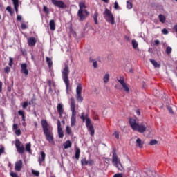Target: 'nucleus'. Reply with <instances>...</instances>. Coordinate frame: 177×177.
<instances>
[{"label":"nucleus","instance_id":"nucleus-5","mask_svg":"<svg viewBox=\"0 0 177 177\" xmlns=\"http://www.w3.org/2000/svg\"><path fill=\"white\" fill-rule=\"evenodd\" d=\"M62 80L66 85V91H68L70 88V80H68V74H70V68H68V65H65L64 68L62 72Z\"/></svg>","mask_w":177,"mask_h":177},{"label":"nucleus","instance_id":"nucleus-49","mask_svg":"<svg viewBox=\"0 0 177 177\" xmlns=\"http://www.w3.org/2000/svg\"><path fill=\"white\" fill-rule=\"evenodd\" d=\"M162 34H164L165 35H167V34H169V31H168V30H167L166 28H164V29H162Z\"/></svg>","mask_w":177,"mask_h":177},{"label":"nucleus","instance_id":"nucleus-28","mask_svg":"<svg viewBox=\"0 0 177 177\" xmlns=\"http://www.w3.org/2000/svg\"><path fill=\"white\" fill-rule=\"evenodd\" d=\"M18 114L19 115H21L22 116V121L25 122L26 121V116L24 115V111L19 110L18 111Z\"/></svg>","mask_w":177,"mask_h":177},{"label":"nucleus","instance_id":"nucleus-47","mask_svg":"<svg viewBox=\"0 0 177 177\" xmlns=\"http://www.w3.org/2000/svg\"><path fill=\"white\" fill-rule=\"evenodd\" d=\"M3 153H5V147L3 146H2L0 148V156H2V154H3Z\"/></svg>","mask_w":177,"mask_h":177},{"label":"nucleus","instance_id":"nucleus-44","mask_svg":"<svg viewBox=\"0 0 177 177\" xmlns=\"http://www.w3.org/2000/svg\"><path fill=\"white\" fill-rule=\"evenodd\" d=\"M8 66H10V67H12V66H13V58L12 57L9 58Z\"/></svg>","mask_w":177,"mask_h":177},{"label":"nucleus","instance_id":"nucleus-12","mask_svg":"<svg viewBox=\"0 0 177 177\" xmlns=\"http://www.w3.org/2000/svg\"><path fill=\"white\" fill-rule=\"evenodd\" d=\"M117 80L120 84V85H122L123 89H124V92L126 93H129V87H128V84L125 83L124 77H120L119 79L118 78Z\"/></svg>","mask_w":177,"mask_h":177},{"label":"nucleus","instance_id":"nucleus-32","mask_svg":"<svg viewBox=\"0 0 177 177\" xmlns=\"http://www.w3.org/2000/svg\"><path fill=\"white\" fill-rule=\"evenodd\" d=\"M25 149L28 153H31V143H27Z\"/></svg>","mask_w":177,"mask_h":177},{"label":"nucleus","instance_id":"nucleus-16","mask_svg":"<svg viewBox=\"0 0 177 177\" xmlns=\"http://www.w3.org/2000/svg\"><path fill=\"white\" fill-rule=\"evenodd\" d=\"M46 157V153H45L44 151H40V156L38 158V162H39L40 165L41 162H45V158Z\"/></svg>","mask_w":177,"mask_h":177},{"label":"nucleus","instance_id":"nucleus-51","mask_svg":"<svg viewBox=\"0 0 177 177\" xmlns=\"http://www.w3.org/2000/svg\"><path fill=\"white\" fill-rule=\"evenodd\" d=\"M93 66L94 67V68H97V62L94 61L93 62Z\"/></svg>","mask_w":177,"mask_h":177},{"label":"nucleus","instance_id":"nucleus-25","mask_svg":"<svg viewBox=\"0 0 177 177\" xmlns=\"http://www.w3.org/2000/svg\"><path fill=\"white\" fill-rule=\"evenodd\" d=\"M46 63H47L49 68H50V67H52V66L53 64V62H52V59L50 58H49L48 57H46Z\"/></svg>","mask_w":177,"mask_h":177},{"label":"nucleus","instance_id":"nucleus-56","mask_svg":"<svg viewBox=\"0 0 177 177\" xmlns=\"http://www.w3.org/2000/svg\"><path fill=\"white\" fill-rule=\"evenodd\" d=\"M154 45H156V46L160 45V40H155Z\"/></svg>","mask_w":177,"mask_h":177},{"label":"nucleus","instance_id":"nucleus-11","mask_svg":"<svg viewBox=\"0 0 177 177\" xmlns=\"http://www.w3.org/2000/svg\"><path fill=\"white\" fill-rule=\"evenodd\" d=\"M51 2L55 6H57V8H59L60 9H66V8H67V4L64 3L62 1L51 0Z\"/></svg>","mask_w":177,"mask_h":177},{"label":"nucleus","instance_id":"nucleus-22","mask_svg":"<svg viewBox=\"0 0 177 177\" xmlns=\"http://www.w3.org/2000/svg\"><path fill=\"white\" fill-rule=\"evenodd\" d=\"M63 146L65 149H70V147L72 146L71 141L66 140L65 143L63 144Z\"/></svg>","mask_w":177,"mask_h":177},{"label":"nucleus","instance_id":"nucleus-59","mask_svg":"<svg viewBox=\"0 0 177 177\" xmlns=\"http://www.w3.org/2000/svg\"><path fill=\"white\" fill-rule=\"evenodd\" d=\"M2 92V82H0V93Z\"/></svg>","mask_w":177,"mask_h":177},{"label":"nucleus","instance_id":"nucleus-64","mask_svg":"<svg viewBox=\"0 0 177 177\" xmlns=\"http://www.w3.org/2000/svg\"><path fill=\"white\" fill-rule=\"evenodd\" d=\"M103 2H105V3H107L109 2V0H102Z\"/></svg>","mask_w":177,"mask_h":177},{"label":"nucleus","instance_id":"nucleus-57","mask_svg":"<svg viewBox=\"0 0 177 177\" xmlns=\"http://www.w3.org/2000/svg\"><path fill=\"white\" fill-rule=\"evenodd\" d=\"M17 20L18 21H21V15H17Z\"/></svg>","mask_w":177,"mask_h":177},{"label":"nucleus","instance_id":"nucleus-55","mask_svg":"<svg viewBox=\"0 0 177 177\" xmlns=\"http://www.w3.org/2000/svg\"><path fill=\"white\" fill-rule=\"evenodd\" d=\"M167 110H168V111H169V113H171V114L174 113V111H172V108H171V107L168 106V107H167Z\"/></svg>","mask_w":177,"mask_h":177},{"label":"nucleus","instance_id":"nucleus-63","mask_svg":"<svg viewBox=\"0 0 177 177\" xmlns=\"http://www.w3.org/2000/svg\"><path fill=\"white\" fill-rule=\"evenodd\" d=\"M34 125L35 128H37V127H38V123L37 122H34Z\"/></svg>","mask_w":177,"mask_h":177},{"label":"nucleus","instance_id":"nucleus-38","mask_svg":"<svg viewBox=\"0 0 177 177\" xmlns=\"http://www.w3.org/2000/svg\"><path fill=\"white\" fill-rule=\"evenodd\" d=\"M82 165H88V160L86 158H84L81 160Z\"/></svg>","mask_w":177,"mask_h":177},{"label":"nucleus","instance_id":"nucleus-20","mask_svg":"<svg viewBox=\"0 0 177 177\" xmlns=\"http://www.w3.org/2000/svg\"><path fill=\"white\" fill-rule=\"evenodd\" d=\"M79 8V10H86V6L85 5V1L80 2Z\"/></svg>","mask_w":177,"mask_h":177},{"label":"nucleus","instance_id":"nucleus-17","mask_svg":"<svg viewBox=\"0 0 177 177\" xmlns=\"http://www.w3.org/2000/svg\"><path fill=\"white\" fill-rule=\"evenodd\" d=\"M57 110L60 116H62L63 113H64V109H63V105L62 104H57Z\"/></svg>","mask_w":177,"mask_h":177},{"label":"nucleus","instance_id":"nucleus-40","mask_svg":"<svg viewBox=\"0 0 177 177\" xmlns=\"http://www.w3.org/2000/svg\"><path fill=\"white\" fill-rule=\"evenodd\" d=\"M94 164L95 161H93V160L88 159V160H87V165H93Z\"/></svg>","mask_w":177,"mask_h":177},{"label":"nucleus","instance_id":"nucleus-8","mask_svg":"<svg viewBox=\"0 0 177 177\" xmlns=\"http://www.w3.org/2000/svg\"><path fill=\"white\" fill-rule=\"evenodd\" d=\"M15 147L19 154H24V151H26V148H24V145L21 144V142H20V140L17 139L15 140Z\"/></svg>","mask_w":177,"mask_h":177},{"label":"nucleus","instance_id":"nucleus-4","mask_svg":"<svg viewBox=\"0 0 177 177\" xmlns=\"http://www.w3.org/2000/svg\"><path fill=\"white\" fill-rule=\"evenodd\" d=\"M71 111H72L71 118V127H74L77 122V111H75V100L71 98Z\"/></svg>","mask_w":177,"mask_h":177},{"label":"nucleus","instance_id":"nucleus-58","mask_svg":"<svg viewBox=\"0 0 177 177\" xmlns=\"http://www.w3.org/2000/svg\"><path fill=\"white\" fill-rule=\"evenodd\" d=\"M12 128L14 131H17V124H14Z\"/></svg>","mask_w":177,"mask_h":177},{"label":"nucleus","instance_id":"nucleus-53","mask_svg":"<svg viewBox=\"0 0 177 177\" xmlns=\"http://www.w3.org/2000/svg\"><path fill=\"white\" fill-rule=\"evenodd\" d=\"M113 177H124L122 176V174L120 173V174H115Z\"/></svg>","mask_w":177,"mask_h":177},{"label":"nucleus","instance_id":"nucleus-21","mask_svg":"<svg viewBox=\"0 0 177 177\" xmlns=\"http://www.w3.org/2000/svg\"><path fill=\"white\" fill-rule=\"evenodd\" d=\"M149 62L151 63V64H153V66L156 68H160V67H161V65H160V64L157 63V61L154 60V59H149Z\"/></svg>","mask_w":177,"mask_h":177},{"label":"nucleus","instance_id":"nucleus-54","mask_svg":"<svg viewBox=\"0 0 177 177\" xmlns=\"http://www.w3.org/2000/svg\"><path fill=\"white\" fill-rule=\"evenodd\" d=\"M115 139H120V134L118 132H115Z\"/></svg>","mask_w":177,"mask_h":177},{"label":"nucleus","instance_id":"nucleus-52","mask_svg":"<svg viewBox=\"0 0 177 177\" xmlns=\"http://www.w3.org/2000/svg\"><path fill=\"white\" fill-rule=\"evenodd\" d=\"M119 8H120V6L118 5V3L117 1H115V4H114V8L118 9Z\"/></svg>","mask_w":177,"mask_h":177},{"label":"nucleus","instance_id":"nucleus-2","mask_svg":"<svg viewBox=\"0 0 177 177\" xmlns=\"http://www.w3.org/2000/svg\"><path fill=\"white\" fill-rule=\"evenodd\" d=\"M129 123L133 131H138L139 133H143L147 129V123H141L139 124L136 122V119L130 118L129 119Z\"/></svg>","mask_w":177,"mask_h":177},{"label":"nucleus","instance_id":"nucleus-9","mask_svg":"<svg viewBox=\"0 0 177 177\" xmlns=\"http://www.w3.org/2000/svg\"><path fill=\"white\" fill-rule=\"evenodd\" d=\"M82 86L81 84H78L76 88V100L77 102H82L84 100V97H82Z\"/></svg>","mask_w":177,"mask_h":177},{"label":"nucleus","instance_id":"nucleus-18","mask_svg":"<svg viewBox=\"0 0 177 177\" xmlns=\"http://www.w3.org/2000/svg\"><path fill=\"white\" fill-rule=\"evenodd\" d=\"M12 3L14 5L15 10L17 15V13H19V0H12Z\"/></svg>","mask_w":177,"mask_h":177},{"label":"nucleus","instance_id":"nucleus-30","mask_svg":"<svg viewBox=\"0 0 177 177\" xmlns=\"http://www.w3.org/2000/svg\"><path fill=\"white\" fill-rule=\"evenodd\" d=\"M131 44L133 49H136V48H138V46H139V44H138V41H136V40L135 39H133L131 41Z\"/></svg>","mask_w":177,"mask_h":177},{"label":"nucleus","instance_id":"nucleus-62","mask_svg":"<svg viewBox=\"0 0 177 177\" xmlns=\"http://www.w3.org/2000/svg\"><path fill=\"white\" fill-rule=\"evenodd\" d=\"M174 30L177 32V25H175L174 27Z\"/></svg>","mask_w":177,"mask_h":177},{"label":"nucleus","instance_id":"nucleus-45","mask_svg":"<svg viewBox=\"0 0 177 177\" xmlns=\"http://www.w3.org/2000/svg\"><path fill=\"white\" fill-rule=\"evenodd\" d=\"M28 107V102H24L22 104V108L23 109H27Z\"/></svg>","mask_w":177,"mask_h":177},{"label":"nucleus","instance_id":"nucleus-13","mask_svg":"<svg viewBox=\"0 0 177 177\" xmlns=\"http://www.w3.org/2000/svg\"><path fill=\"white\" fill-rule=\"evenodd\" d=\"M23 168V160H19L15 162V170L17 172H20Z\"/></svg>","mask_w":177,"mask_h":177},{"label":"nucleus","instance_id":"nucleus-42","mask_svg":"<svg viewBox=\"0 0 177 177\" xmlns=\"http://www.w3.org/2000/svg\"><path fill=\"white\" fill-rule=\"evenodd\" d=\"M127 9H132V3L127 1Z\"/></svg>","mask_w":177,"mask_h":177},{"label":"nucleus","instance_id":"nucleus-1","mask_svg":"<svg viewBox=\"0 0 177 177\" xmlns=\"http://www.w3.org/2000/svg\"><path fill=\"white\" fill-rule=\"evenodd\" d=\"M41 127L46 140L49 142V143H55V138H53V128L52 126L48 124V121H46V120H42Z\"/></svg>","mask_w":177,"mask_h":177},{"label":"nucleus","instance_id":"nucleus-35","mask_svg":"<svg viewBox=\"0 0 177 177\" xmlns=\"http://www.w3.org/2000/svg\"><path fill=\"white\" fill-rule=\"evenodd\" d=\"M6 10H8L9 12V13L10 14V16H13L14 12H13V10H12V7H10L9 6H7Z\"/></svg>","mask_w":177,"mask_h":177},{"label":"nucleus","instance_id":"nucleus-39","mask_svg":"<svg viewBox=\"0 0 177 177\" xmlns=\"http://www.w3.org/2000/svg\"><path fill=\"white\" fill-rule=\"evenodd\" d=\"M157 143H158V142L156 140H152L149 142V145L151 146H153L154 145H157Z\"/></svg>","mask_w":177,"mask_h":177},{"label":"nucleus","instance_id":"nucleus-31","mask_svg":"<svg viewBox=\"0 0 177 177\" xmlns=\"http://www.w3.org/2000/svg\"><path fill=\"white\" fill-rule=\"evenodd\" d=\"M80 153H81V151L79 149V148H77L75 151V155L76 160H80Z\"/></svg>","mask_w":177,"mask_h":177},{"label":"nucleus","instance_id":"nucleus-37","mask_svg":"<svg viewBox=\"0 0 177 177\" xmlns=\"http://www.w3.org/2000/svg\"><path fill=\"white\" fill-rule=\"evenodd\" d=\"M32 175H35V176H39V171L32 169Z\"/></svg>","mask_w":177,"mask_h":177},{"label":"nucleus","instance_id":"nucleus-41","mask_svg":"<svg viewBox=\"0 0 177 177\" xmlns=\"http://www.w3.org/2000/svg\"><path fill=\"white\" fill-rule=\"evenodd\" d=\"M21 30H27V28H28L27 25L26 24H24V23H22L21 24Z\"/></svg>","mask_w":177,"mask_h":177},{"label":"nucleus","instance_id":"nucleus-24","mask_svg":"<svg viewBox=\"0 0 177 177\" xmlns=\"http://www.w3.org/2000/svg\"><path fill=\"white\" fill-rule=\"evenodd\" d=\"M136 145L137 146H138V147H140V149L143 148V142H142V140L140 138H138L136 140Z\"/></svg>","mask_w":177,"mask_h":177},{"label":"nucleus","instance_id":"nucleus-6","mask_svg":"<svg viewBox=\"0 0 177 177\" xmlns=\"http://www.w3.org/2000/svg\"><path fill=\"white\" fill-rule=\"evenodd\" d=\"M112 154V162L113 165L118 169V171H124V167L120 161V158H118V155H117L115 149H113Z\"/></svg>","mask_w":177,"mask_h":177},{"label":"nucleus","instance_id":"nucleus-46","mask_svg":"<svg viewBox=\"0 0 177 177\" xmlns=\"http://www.w3.org/2000/svg\"><path fill=\"white\" fill-rule=\"evenodd\" d=\"M15 134H16L17 136H20V135H21V130H20V129H17V130L15 131Z\"/></svg>","mask_w":177,"mask_h":177},{"label":"nucleus","instance_id":"nucleus-33","mask_svg":"<svg viewBox=\"0 0 177 177\" xmlns=\"http://www.w3.org/2000/svg\"><path fill=\"white\" fill-rule=\"evenodd\" d=\"M66 132L68 135H72L73 131H71V128L69 126L66 127Z\"/></svg>","mask_w":177,"mask_h":177},{"label":"nucleus","instance_id":"nucleus-3","mask_svg":"<svg viewBox=\"0 0 177 177\" xmlns=\"http://www.w3.org/2000/svg\"><path fill=\"white\" fill-rule=\"evenodd\" d=\"M81 120L85 121L86 120V127L88 129V131L90 132L91 136H93L95 135V129L93 128V124L91 122V118L88 117V115L85 116V113H82L80 116Z\"/></svg>","mask_w":177,"mask_h":177},{"label":"nucleus","instance_id":"nucleus-60","mask_svg":"<svg viewBox=\"0 0 177 177\" xmlns=\"http://www.w3.org/2000/svg\"><path fill=\"white\" fill-rule=\"evenodd\" d=\"M136 113L137 115H140V111L137 110V111H136Z\"/></svg>","mask_w":177,"mask_h":177},{"label":"nucleus","instance_id":"nucleus-36","mask_svg":"<svg viewBox=\"0 0 177 177\" xmlns=\"http://www.w3.org/2000/svg\"><path fill=\"white\" fill-rule=\"evenodd\" d=\"M43 11L44 12V13L49 15V8H48V7L46 6H44Z\"/></svg>","mask_w":177,"mask_h":177},{"label":"nucleus","instance_id":"nucleus-50","mask_svg":"<svg viewBox=\"0 0 177 177\" xmlns=\"http://www.w3.org/2000/svg\"><path fill=\"white\" fill-rule=\"evenodd\" d=\"M10 176L11 177H19V175H17V174L15 173V172H11L10 173Z\"/></svg>","mask_w":177,"mask_h":177},{"label":"nucleus","instance_id":"nucleus-48","mask_svg":"<svg viewBox=\"0 0 177 177\" xmlns=\"http://www.w3.org/2000/svg\"><path fill=\"white\" fill-rule=\"evenodd\" d=\"M62 129V123L60 122V120H57V130Z\"/></svg>","mask_w":177,"mask_h":177},{"label":"nucleus","instance_id":"nucleus-29","mask_svg":"<svg viewBox=\"0 0 177 177\" xmlns=\"http://www.w3.org/2000/svg\"><path fill=\"white\" fill-rule=\"evenodd\" d=\"M158 17L160 21H161L162 23H165L166 18L165 15H163L162 14H160Z\"/></svg>","mask_w":177,"mask_h":177},{"label":"nucleus","instance_id":"nucleus-10","mask_svg":"<svg viewBox=\"0 0 177 177\" xmlns=\"http://www.w3.org/2000/svg\"><path fill=\"white\" fill-rule=\"evenodd\" d=\"M89 15V12L88 10H79L77 12V17H79V21H84L86 17Z\"/></svg>","mask_w":177,"mask_h":177},{"label":"nucleus","instance_id":"nucleus-14","mask_svg":"<svg viewBox=\"0 0 177 177\" xmlns=\"http://www.w3.org/2000/svg\"><path fill=\"white\" fill-rule=\"evenodd\" d=\"M21 73L24 75H28V69L27 68V64L23 63L21 64Z\"/></svg>","mask_w":177,"mask_h":177},{"label":"nucleus","instance_id":"nucleus-15","mask_svg":"<svg viewBox=\"0 0 177 177\" xmlns=\"http://www.w3.org/2000/svg\"><path fill=\"white\" fill-rule=\"evenodd\" d=\"M28 46H34L37 44V39L34 37H31L27 39Z\"/></svg>","mask_w":177,"mask_h":177},{"label":"nucleus","instance_id":"nucleus-34","mask_svg":"<svg viewBox=\"0 0 177 177\" xmlns=\"http://www.w3.org/2000/svg\"><path fill=\"white\" fill-rule=\"evenodd\" d=\"M165 52L167 55H171V53H172V48L170 46L167 47Z\"/></svg>","mask_w":177,"mask_h":177},{"label":"nucleus","instance_id":"nucleus-23","mask_svg":"<svg viewBox=\"0 0 177 177\" xmlns=\"http://www.w3.org/2000/svg\"><path fill=\"white\" fill-rule=\"evenodd\" d=\"M99 16V12L97 11H95L93 16V19L94 20L95 24H99V22L97 21V17Z\"/></svg>","mask_w":177,"mask_h":177},{"label":"nucleus","instance_id":"nucleus-26","mask_svg":"<svg viewBox=\"0 0 177 177\" xmlns=\"http://www.w3.org/2000/svg\"><path fill=\"white\" fill-rule=\"evenodd\" d=\"M109 80H110V75L109 73H106L103 77V81H104V84H107V82H109Z\"/></svg>","mask_w":177,"mask_h":177},{"label":"nucleus","instance_id":"nucleus-43","mask_svg":"<svg viewBox=\"0 0 177 177\" xmlns=\"http://www.w3.org/2000/svg\"><path fill=\"white\" fill-rule=\"evenodd\" d=\"M4 71L6 74H9V73H10V67L9 66H6L5 68H4Z\"/></svg>","mask_w":177,"mask_h":177},{"label":"nucleus","instance_id":"nucleus-7","mask_svg":"<svg viewBox=\"0 0 177 177\" xmlns=\"http://www.w3.org/2000/svg\"><path fill=\"white\" fill-rule=\"evenodd\" d=\"M104 19L111 24H114L115 23V21L114 19V15H113V13L108 8H105L104 12H103Z\"/></svg>","mask_w":177,"mask_h":177},{"label":"nucleus","instance_id":"nucleus-19","mask_svg":"<svg viewBox=\"0 0 177 177\" xmlns=\"http://www.w3.org/2000/svg\"><path fill=\"white\" fill-rule=\"evenodd\" d=\"M50 30L51 31H55V30H56V24L55 23V20L54 19H51L50 21Z\"/></svg>","mask_w":177,"mask_h":177},{"label":"nucleus","instance_id":"nucleus-27","mask_svg":"<svg viewBox=\"0 0 177 177\" xmlns=\"http://www.w3.org/2000/svg\"><path fill=\"white\" fill-rule=\"evenodd\" d=\"M58 132V136L60 139H63L64 137V134L63 133V129L57 130Z\"/></svg>","mask_w":177,"mask_h":177},{"label":"nucleus","instance_id":"nucleus-61","mask_svg":"<svg viewBox=\"0 0 177 177\" xmlns=\"http://www.w3.org/2000/svg\"><path fill=\"white\" fill-rule=\"evenodd\" d=\"M47 84H48V85H49V86H50V85H51V84H52V82H51L50 80H48V81L47 82Z\"/></svg>","mask_w":177,"mask_h":177}]
</instances>
